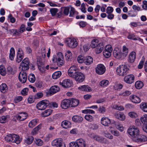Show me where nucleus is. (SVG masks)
<instances>
[{"mask_svg": "<svg viewBox=\"0 0 147 147\" xmlns=\"http://www.w3.org/2000/svg\"><path fill=\"white\" fill-rule=\"evenodd\" d=\"M5 139L7 142H11L16 144H19L21 142L19 136L15 134L7 135L5 137Z\"/></svg>", "mask_w": 147, "mask_h": 147, "instance_id": "nucleus-1", "label": "nucleus"}, {"mask_svg": "<svg viewBox=\"0 0 147 147\" xmlns=\"http://www.w3.org/2000/svg\"><path fill=\"white\" fill-rule=\"evenodd\" d=\"M64 57L63 54L61 53H59L56 57H54L52 59L53 61L56 62L59 66L63 65L64 63Z\"/></svg>", "mask_w": 147, "mask_h": 147, "instance_id": "nucleus-2", "label": "nucleus"}, {"mask_svg": "<svg viewBox=\"0 0 147 147\" xmlns=\"http://www.w3.org/2000/svg\"><path fill=\"white\" fill-rule=\"evenodd\" d=\"M127 65V64L125 63V65H121L117 67L116 70L117 74L119 76H122L127 74L129 70Z\"/></svg>", "mask_w": 147, "mask_h": 147, "instance_id": "nucleus-3", "label": "nucleus"}, {"mask_svg": "<svg viewBox=\"0 0 147 147\" xmlns=\"http://www.w3.org/2000/svg\"><path fill=\"white\" fill-rule=\"evenodd\" d=\"M127 132L132 138H138L140 133L139 129L134 126L130 127L128 129Z\"/></svg>", "mask_w": 147, "mask_h": 147, "instance_id": "nucleus-4", "label": "nucleus"}, {"mask_svg": "<svg viewBox=\"0 0 147 147\" xmlns=\"http://www.w3.org/2000/svg\"><path fill=\"white\" fill-rule=\"evenodd\" d=\"M49 105V102L47 100H42L37 104L36 108L39 110H42L45 109Z\"/></svg>", "mask_w": 147, "mask_h": 147, "instance_id": "nucleus-5", "label": "nucleus"}, {"mask_svg": "<svg viewBox=\"0 0 147 147\" xmlns=\"http://www.w3.org/2000/svg\"><path fill=\"white\" fill-rule=\"evenodd\" d=\"M67 46L70 48H74L76 47L78 45V42L76 39L69 38L65 41Z\"/></svg>", "mask_w": 147, "mask_h": 147, "instance_id": "nucleus-6", "label": "nucleus"}, {"mask_svg": "<svg viewBox=\"0 0 147 147\" xmlns=\"http://www.w3.org/2000/svg\"><path fill=\"white\" fill-rule=\"evenodd\" d=\"M51 144L52 146L57 147H65V144L63 143L62 140L61 138L56 139L53 140Z\"/></svg>", "mask_w": 147, "mask_h": 147, "instance_id": "nucleus-7", "label": "nucleus"}, {"mask_svg": "<svg viewBox=\"0 0 147 147\" xmlns=\"http://www.w3.org/2000/svg\"><path fill=\"white\" fill-rule=\"evenodd\" d=\"M114 57L118 59H124L120 50L118 48H115L113 52Z\"/></svg>", "mask_w": 147, "mask_h": 147, "instance_id": "nucleus-8", "label": "nucleus"}, {"mask_svg": "<svg viewBox=\"0 0 147 147\" xmlns=\"http://www.w3.org/2000/svg\"><path fill=\"white\" fill-rule=\"evenodd\" d=\"M29 61L28 58H25L23 60L20 64V66L22 67L23 70H28L29 68Z\"/></svg>", "mask_w": 147, "mask_h": 147, "instance_id": "nucleus-9", "label": "nucleus"}, {"mask_svg": "<svg viewBox=\"0 0 147 147\" xmlns=\"http://www.w3.org/2000/svg\"><path fill=\"white\" fill-rule=\"evenodd\" d=\"M77 68L76 66H71L68 71L69 76L73 78L78 72L76 71Z\"/></svg>", "mask_w": 147, "mask_h": 147, "instance_id": "nucleus-10", "label": "nucleus"}, {"mask_svg": "<svg viewBox=\"0 0 147 147\" xmlns=\"http://www.w3.org/2000/svg\"><path fill=\"white\" fill-rule=\"evenodd\" d=\"M24 71L22 70L20 72L18 77L20 81L22 83H25L26 82L27 79L26 74Z\"/></svg>", "mask_w": 147, "mask_h": 147, "instance_id": "nucleus-11", "label": "nucleus"}, {"mask_svg": "<svg viewBox=\"0 0 147 147\" xmlns=\"http://www.w3.org/2000/svg\"><path fill=\"white\" fill-rule=\"evenodd\" d=\"M106 69L105 66L102 64L97 65L96 68V71L97 73L100 75L103 74L105 71Z\"/></svg>", "mask_w": 147, "mask_h": 147, "instance_id": "nucleus-12", "label": "nucleus"}, {"mask_svg": "<svg viewBox=\"0 0 147 147\" xmlns=\"http://www.w3.org/2000/svg\"><path fill=\"white\" fill-rule=\"evenodd\" d=\"M73 78L74 79L77 81L81 82L84 81L85 77L82 73L80 72H78Z\"/></svg>", "mask_w": 147, "mask_h": 147, "instance_id": "nucleus-13", "label": "nucleus"}, {"mask_svg": "<svg viewBox=\"0 0 147 147\" xmlns=\"http://www.w3.org/2000/svg\"><path fill=\"white\" fill-rule=\"evenodd\" d=\"M61 107L62 109H67L71 106L70 100L64 99L62 100L61 103Z\"/></svg>", "mask_w": 147, "mask_h": 147, "instance_id": "nucleus-14", "label": "nucleus"}, {"mask_svg": "<svg viewBox=\"0 0 147 147\" xmlns=\"http://www.w3.org/2000/svg\"><path fill=\"white\" fill-rule=\"evenodd\" d=\"M27 114L25 112L20 113L19 115L17 114L14 117L20 121H23L26 119L27 117Z\"/></svg>", "mask_w": 147, "mask_h": 147, "instance_id": "nucleus-15", "label": "nucleus"}, {"mask_svg": "<svg viewBox=\"0 0 147 147\" xmlns=\"http://www.w3.org/2000/svg\"><path fill=\"white\" fill-rule=\"evenodd\" d=\"M136 58V53L134 51H132L129 55L127 61L129 63H134Z\"/></svg>", "mask_w": 147, "mask_h": 147, "instance_id": "nucleus-16", "label": "nucleus"}, {"mask_svg": "<svg viewBox=\"0 0 147 147\" xmlns=\"http://www.w3.org/2000/svg\"><path fill=\"white\" fill-rule=\"evenodd\" d=\"M134 76L133 74L127 75L124 78V81L127 83L131 84L134 81Z\"/></svg>", "mask_w": 147, "mask_h": 147, "instance_id": "nucleus-17", "label": "nucleus"}, {"mask_svg": "<svg viewBox=\"0 0 147 147\" xmlns=\"http://www.w3.org/2000/svg\"><path fill=\"white\" fill-rule=\"evenodd\" d=\"M59 84L63 87L65 88H67L71 86L72 82L69 80L66 79L64 80L62 82H60Z\"/></svg>", "mask_w": 147, "mask_h": 147, "instance_id": "nucleus-18", "label": "nucleus"}, {"mask_svg": "<svg viewBox=\"0 0 147 147\" xmlns=\"http://www.w3.org/2000/svg\"><path fill=\"white\" fill-rule=\"evenodd\" d=\"M60 90L59 87L57 86H53L50 88L48 94L50 95L53 94L59 91Z\"/></svg>", "mask_w": 147, "mask_h": 147, "instance_id": "nucleus-19", "label": "nucleus"}, {"mask_svg": "<svg viewBox=\"0 0 147 147\" xmlns=\"http://www.w3.org/2000/svg\"><path fill=\"white\" fill-rule=\"evenodd\" d=\"M101 124L105 126H109L111 121L110 119L107 117H102L101 120Z\"/></svg>", "mask_w": 147, "mask_h": 147, "instance_id": "nucleus-20", "label": "nucleus"}, {"mask_svg": "<svg viewBox=\"0 0 147 147\" xmlns=\"http://www.w3.org/2000/svg\"><path fill=\"white\" fill-rule=\"evenodd\" d=\"M114 115L116 118L121 121H123L125 119L124 114L121 112L115 113Z\"/></svg>", "mask_w": 147, "mask_h": 147, "instance_id": "nucleus-21", "label": "nucleus"}, {"mask_svg": "<svg viewBox=\"0 0 147 147\" xmlns=\"http://www.w3.org/2000/svg\"><path fill=\"white\" fill-rule=\"evenodd\" d=\"M104 45L102 43L100 42L98 44L95 49V51L96 53H100L102 51Z\"/></svg>", "mask_w": 147, "mask_h": 147, "instance_id": "nucleus-22", "label": "nucleus"}, {"mask_svg": "<svg viewBox=\"0 0 147 147\" xmlns=\"http://www.w3.org/2000/svg\"><path fill=\"white\" fill-rule=\"evenodd\" d=\"M78 89L80 90L87 92H90L92 91L91 88L86 85L81 86L78 87Z\"/></svg>", "mask_w": 147, "mask_h": 147, "instance_id": "nucleus-23", "label": "nucleus"}, {"mask_svg": "<svg viewBox=\"0 0 147 147\" xmlns=\"http://www.w3.org/2000/svg\"><path fill=\"white\" fill-rule=\"evenodd\" d=\"M76 142L79 147H85L86 146V142L82 139L80 138L78 139L76 141Z\"/></svg>", "mask_w": 147, "mask_h": 147, "instance_id": "nucleus-24", "label": "nucleus"}, {"mask_svg": "<svg viewBox=\"0 0 147 147\" xmlns=\"http://www.w3.org/2000/svg\"><path fill=\"white\" fill-rule=\"evenodd\" d=\"M61 125L63 128L67 129L71 127V123L69 121L65 120L62 121Z\"/></svg>", "mask_w": 147, "mask_h": 147, "instance_id": "nucleus-25", "label": "nucleus"}, {"mask_svg": "<svg viewBox=\"0 0 147 147\" xmlns=\"http://www.w3.org/2000/svg\"><path fill=\"white\" fill-rule=\"evenodd\" d=\"M130 99L132 102L136 103H139L141 101L140 99L135 95L131 96L130 97Z\"/></svg>", "mask_w": 147, "mask_h": 147, "instance_id": "nucleus-26", "label": "nucleus"}, {"mask_svg": "<svg viewBox=\"0 0 147 147\" xmlns=\"http://www.w3.org/2000/svg\"><path fill=\"white\" fill-rule=\"evenodd\" d=\"M72 119L75 122L81 123L83 121V118L80 116L75 115L72 117Z\"/></svg>", "mask_w": 147, "mask_h": 147, "instance_id": "nucleus-27", "label": "nucleus"}, {"mask_svg": "<svg viewBox=\"0 0 147 147\" xmlns=\"http://www.w3.org/2000/svg\"><path fill=\"white\" fill-rule=\"evenodd\" d=\"M37 65L39 69L41 72H43L45 71V66L42 62L40 61H38Z\"/></svg>", "mask_w": 147, "mask_h": 147, "instance_id": "nucleus-28", "label": "nucleus"}, {"mask_svg": "<svg viewBox=\"0 0 147 147\" xmlns=\"http://www.w3.org/2000/svg\"><path fill=\"white\" fill-rule=\"evenodd\" d=\"M135 36L134 34H129L127 36V38L129 39H132L134 40H138L142 42V39L139 37H135Z\"/></svg>", "mask_w": 147, "mask_h": 147, "instance_id": "nucleus-29", "label": "nucleus"}, {"mask_svg": "<svg viewBox=\"0 0 147 147\" xmlns=\"http://www.w3.org/2000/svg\"><path fill=\"white\" fill-rule=\"evenodd\" d=\"M93 59L90 56H87L85 57L84 63L86 65H89L92 63Z\"/></svg>", "mask_w": 147, "mask_h": 147, "instance_id": "nucleus-30", "label": "nucleus"}, {"mask_svg": "<svg viewBox=\"0 0 147 147\" xmlns=\"http://www.w3.org/2000/svg\"><path fill=\"white\" fill-rule=\"evenodd\" d=\"M134 140L137 142H145L147 140V137L145 135H142L141 136L140 138H138V137L136 138Z\"/></svg>", "mask_w": 147, "mask_h": 147, "instance_id": "nucleus-31", "label": "nucleus"}, {"mask_svg": "<svg viewBox=\"0 0 147 147\" xmlns=\"http://www.w3.org/2000/svg\"><path fill=\"white\" fill-rule=\"evenodd\" d=\"M71 105V107L77 106L79 103V100L78 99L72 98L70 100Z\"/></svg>", "mask_w": 147, "mask_h": 147, "instance_id": "nucleus-32", "label": "nucleus"}, {"mask_svg": "<svg viewBox=\"0 0 147 147\" xmlns=\"http://www.w3.org/2000/svg\"><path fill=\"white\" fill-rule=\"evenodd\" d=\"M38 122V120L36 119H34L31 121L29 123L28 126L29 127L32 128L35 126Z\"/></svg>", "mask_w": 147, "mask_h": 147, "instance_id": "nucleus-33", "label": "nucleus"}, {"mask_svg": "<svg viewBox=\"0 0 147 147\" xmlns=\"http://www.w3.org/2000/svg\"><path fill=\"white\" fill-rule=\"evenodd\" d=\"M121 53L124 59L127 55L128 53V49L125 46H123L122 52Z\"/></svg>", "mask_w": 147, "mask_h": 147, "instance_id": "nucleus-34", "label": "nucleus"}, {"mask_svg": "<svg viewBox=\"0 0 147 147\" xmlns=\"http://www.w3.org/2000/svg\"><path fill=\"white\" fill-rule=\"evenodd\" d=\"M52 111L51 109L46 110L42 113V116L43 117H47L51 114Z\"/></svg>", "mask_w": 147, "mask_h": 147, "instance_id": "nucleus-35", "label": "nucleus"}, {"mask_svg": "<svg viewBox=\"0 0 147 147\" xmlns=\"http://www.w3.org/2000/svg\"><path fill=\"white\" fill-rule=\"evenodd\" d=\"M9 118L10 116L9 115L2 116L0 117V123H6Z\"/></svg>", "mask_w": 147, "mask_h": 147, "instance_id": "nucleus-36", "label": "nucleus"}, {"mask_svg": "<svg viewBox=\"0 0 147 147\" xmlns=\"http://www.w3.org/2000/svg\"><path fill=\"white\" fill-rule=\"evenodd\" d=\"M72 54L69 50H68L65 53V57L66 59L68 61H70L72 58Z\"/></svg>", "mask_w": 147, "mask_h": 147, "instance_id": "nucleus-37", "label": "nucleus"}, {"mask_svg": "<svg viewBox=\"0 0 147 147\" xmlns=\"http://www.w3.org/2000/svg\"><path fill=\"white\" fill-rule=\"evenodd\" d=\"M15 50L13 47H11L10 50L9 57L11 60H13L15 57Z\"/></svg>", "mask_w": 147, "mask_h": 147, "instance_id": "nucleus-38", "label": "nucleus"}, {"mask_svg": "<svg viewBox=\"0 0 147 147\" xmlns=\"http://www.w3.org/2000/svg\"><path fill=\"white\" fill-rule=\"evenodd\" d=\"M7 88V86L5 84L3 83L0 86V91L3 93H5Z\"/></svg>", "mask_w": 147, "mask_h": 147, "instance_id": "nucleus-39", "label": "nucleus"}, {"mask_svg": "<svg viewBox=\"0 0 147 147\" xmlns=\"http://www.w3.org/2000/svg\"><path fill=\"white\" fill-rule=\"evenodd\" d=\"M141 121L143 124V125L147 124V115L144 114L141 117Z\"/></svg>", "mask_w": 147, "mask_h": 147, "instance_id": "nucleus-40", "label": "nucleus"}, {"mask_svg": "<svg viewBox=\"0 0 147 147\" xmlns=\"http://www.w3.org/2000/svg\"><path fill=\"white\" fill-rule=\"evenodd\" d=\"M144 85L143 82L141 81H137L136 82L135 84V87L138 89H140L142 88Z\"/></svg>", "mask_w": 147, "mask_h": 147, "instance_id": "nucleus-41", "label": "nucleus"}, {"mask_svg": "<svg viewBox=\"0 0 147 147\" xmlns=\"http://www.w3.org/2000/svg\"><path fill=\"white\" fill-rule=\"evenodd\" d=\"M61 75V72L60 71H56L54 72L52 75V77L53 79H56L59 78Z\"/></svg>", "mask_w": 147, "mask_h": 147, "instance_id": "nucleus-42", "label": "nucleus"}, {"mask_svg": "<svg viewBox=\"0 0 147 147\" xmlns=\"http://www.w3.org/2000/svg\"><path fill=\"white\" fill-rule=\"evenodd\" d=\"M34 138L32 136H29L25 140V142L28 144H31L33 142Z\"/></svg>", "mask_w": 147, "mask_h": 147, "instance_id": "nucleus-43", "label": "nucleus"}, {"mask_svg": "<svg viewBox=\"0 0 147 147\" xmlns=\"http://www.w3.org/2000/svg\"><path fill=\"white\" fill-rule=\"evenodd\" d=\"M140 107L144 111L147 112V103L142 102L140 105Z\"/></svg>", "mask_w": 147, "mask_h": 147, "instance_id": "nucleus-44", "label": "nucleus"}, {"mask_svg": "<svg viewBox=\"0 0 147 147\" xmlns=\"http://www.w3.org/2000/svg\"><path fill=\"white\" fill-rule=\"evenodd\" d=\"M34 143L36 145L39 146H42L43 144L42 140L39 139H35Z\"/></svg>", "mask_w": 147, "mask_h": 147, "instance_id": "nucleus-45", "label": "nucleus"}, {"mask_svg": "<svg viewBox=\"0 0 147 147\" xmlns=\"http://www.w3.org/2000/svg\"><path fill=\"white\" fill-rule=\"evenodd\" d=\"M28 79L30 82L34 83L36 80L35 76L32 74H30L28 77Z\"/></svg>", "mask_w": 147, "mask_h": 147, "instance_id": "nucleus-46", "label": "nucleus"}, {"mask_svg": "<svg viewBox=\"0 0 147 147\" xmlns=\"http://www.w3.org/2000/svg\"><path fill=\"white\" fill-rule=\"evenodd\" d=\"M0 74L2 76H5L6 74V71L4 66L2 65L0 66Z\"/></svg>", "mask_w": 147, "mask_h": 147, "instance_id": "nucleus-47", "label": "nucleus"}, {"mask_svg": "<svg viewBox=\"0 0 147 147\" xmlns=\"http://www.w3.org/2000/svg\"><path fill=\"white\" fill-rule=\"evenodd\" d=\"M17 56L21 58L22 59L24 57V53L22 49L19 48L18 51Z\"/></svg>", "mask_w": 147, "mask_h": 147, "instance_id": "nucleus-48", "label": "nucleus"}, {"mask_svg": "<svg viewBox=\"0 0 147 147\" xmlns=\"http://www.w3.org/2000/svg\"><path fill=\"white\" fill-rule=\"evenodd\" d=\"M41 126V125L40 124L35 127L32 131L31 134L33 135L36 134L38 130L40 128Z\"/></svg>", "mask_w": 147, "mask_h": 147, "instance_id": "nucleus-49", "label": "nucleus"}, {"mask_svg": "<svg viewBox=\"0 0 147 147\" xmlns=\"http://www.w3.org/2000/svg\"><path fill=\"white\" fill-rule=\"evenodd\" d=\"M98 44V40H94L91 42V46L92 48H96Z\"/></svg>", "mask_w": 147, "mask_h": 147, "instance_id": "nucleus-50", "label": "nucleus"}, {"mask_svg": "<svg viewBox=\"0 0 147 147\" xmlns=\"http://www.w3.org/2000/svg\"><path fill=\"white\" fill-rule=\"evenodd\" d=\"M109 84V81L107 80H103L100 83V85L102 87H105L107 86Z\"/></svg>", "mask_w": 147, "mask_h": 147, "instance_id": "nucleus-51", "label": "nucleus"}, {"mask_svg": "<svg viewBox=\"0 0 147 147\" xmlns=\"http://www.w3.org/2000/svg\"><path fill=\"white\" fill-rule=\"evenodd\" d=\"M61 10H63V13L65 15H67L69 13V7H65L61 8Z\"/></svg>", "mask_w": 147, "mask_h": 147, "instance_id": "nucleus-52", "label": "nucleus"}, {"mask_svg": "<svg viewBox=\"0 0 147 147\" xmlns=\"http://www.w3.org/2000/svg\"><path fill=\"white\" fill-rule=\"evenodd\" d=\"M85 119L87 121L91 122L93 120V117L89 115H86L84 117Z\"/></svg>", "mask_w": 147, "mask_h": 147, "instance_id": "nucleus-53", "label": "nucleus"}, {"mask_svg": "<svg viewBox=\"0 0 147 147\" xmlns=\"http://www.w3.org/2000/svg\"><path fill=\"white\" fill-rule=\"evenodd\" d=\"M85 57L81 55H79L78 57V61L80 63H84V59Z\"/></svg>", "mask_w": 147, "mask_h": 147, "instance_id": "nucleus-54", "label": "nucleus"}, {"mask_svg": "<svg viewBox=\"0 0 147 147\" xmlns=\"http://www.w3.org/2000/svg\"><path fill=\"white\" fill-rule=\"evenodd\" d=\"M131 93V92L130 91L128 90H126L124 92L120 94L119 95L124 96H127L129 95Z\"/></svg>", "mask_w": 147, "mask_h": 147, "instance_id": "nucleus-55", "label": "nucleus"}, {"mask_svg": "<svg viewBox=\"0 0 147 147\" xmlns=\"http://www.w3.org/2000/svg\"><path fill=\"white\" fill-rule=\"evenodd\" d=\"M50 11L53 16H55L56 13L58 11V9L57 8H53L50 9Z\"/></svg>", "mask_w": 147, "mask_h": 147, "instance_id": "nucleus-56", "label": "nucleus"}, {"mask_svg": "<svg viewBox=\"0 0 147 147\" xmlns=\"http://www.w3.org/2000/svg\"><path fill=\"white\" fill-rule=\"evenodd\" d=\"M111 52L107 51H104L103 52V55L107 58H109L111 56Z\"/></svg>", "mask_w": 147, "mask_h": 147, "instance_id": "nucleus-57", "label": "nucleus"}, {"mask_svg": "<svg viewBox=\"0 0 147 147\" xmlns=\"http://www.w3.org/2000/svg\"><path fill=\"white\" fill-rule=\"evenodd\" d=\"M104 51H107L112 52V48L110 45H107L105 48V50Z\"/></svg>", "mask_w": 147, "mask_h": 147, "instance_id": "nucleus-58", "label": "nucleus"}, {"mask_svg": "<svg viewBox=\"0 0 147 147\" xmlns=\"http://www.w3.org/2000/svg\"><path fill=\"white\" fill-rule=\"evenodd\" d=\"M98 111L100 113L103 114L105 113L106 109L103 106H101L99 108Z\"/></svg>", "mask_w": 147, "mask_h": 147, "instance_id": "nucleus-59", "label": "nucleus"}, {"mask_svg": "<svg viewBox=\"0 0 147 147\" xmlns=\"http://www.w3.org/2000/svg\"><path fill=\"white\" fill-rule=\"evenodd\" d=\"M43 95V94L42 93H38L34 96V98L35 99H38L41 98Z\"/></svg>", "mask_w": 147, "mask_h": 147, "instance_id": "nucleus-60", "label": "nucleus"}, {"mask_svg": "<svg viewBox=\"0 0 147 147\" xmlns=\"http://www.w3.org/2000/svg\"><path fill=\"white\" fill-rule=\"evenodd\" d=\"M82 113H91L94 114V113L95 112L92 110L90 109H86L82 111Z\"/></svg>", "mask_w": 147, "mask_h": 147, "instance_id": "nucleus-61", "label": "nucleus"}, {"mask_svg": "<svg viewBox=\"0 0 147 147\" xmlns=\"http://www.w3.org/2000/svg\"><path fill=\"white\" fill-rule=\"evenodd\" d=\"M22 97L20 96H18L16 97L14 99V102L16 103H18L21 101L22 99Z\"/></svg>", "mask_w": 147, "mask_h": 147, "instance_id": "nucleus-62", "label": "nucleus"}, {"mask_svg": "<svg viewBox=\"0 0 147 147\" xmlns=\"http://www.w3.org/2000/svg\"><path fill=\"white\" fill-rule=\"evenodd\" d=\"M89 127L90 128L93 129H96L98 127V126L96 124H90L89 125Z\"/></svg>", "mask_w": 147, "mask_h": 147, "instance_id": "nucleus-63", "label": "nucleus"}, {"mask_svg": "<svg viewBox=\"0 0 147 147\" xmlns=\"http://www.w3.org/2000/svg\"><path fill=\"white\" fill-rule=\"evenodd\" d=\"M28 90V88H25L23 89L21 91L22 94L23 95H27Z\"/></svg>", "mask_w": 147, "mask_h": 147, "instance_id": "nucleus-64", "label": "nucleus"}]
</instances>
